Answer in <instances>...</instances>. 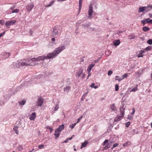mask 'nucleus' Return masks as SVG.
<instances>
[{"instance_id": "obj_1", "label": "nucleus", "mask_w": 152, "mask_h": 152, "mask_svg": "<svg viewBox=\"0 0 152 152\" xmlns=\"http://www.w3.org/2000/svg\"><path fill=\"white\" fill-rule=\"evenodd\" d=\"M65 49V46L64 45L59 46L58 48H56L53 52L48 53L47 56H39L36 58H32L30 59L26 63L23 62H19L20 67L24 66H34L36 64V63H35L36 61H39L41 60L43 61L46 59H53L55 58L62 50H64Z\"/></svg>"}, {"instance_id": "obj_60", "label": "nucleus", "mask_w": 152, "mask_h": 152, "mask_svg": "<svg viewBox=\"0 0 152 152\" xmlns=\"http://www.w3.org/2000/svg\"><path fill=\"white\" fill-rule=\"evenodd\" d=\"M74 135H73L72 136V137H71L70 138H68V139H69V140H71L72 139V138L74 137Z\"/></svg>"}, {"instance_id": "obj_30", "label": "nucleus", "mask_w": 152, "mask_h": 152, "mask_svg": "<svg viewBox=\"0 0 152 152\" xmlns=\"http://www.w3.org/2000/svg\"><path fill=\"white\" fill-rule=\"evenodd\" d=\"M77 124V123H74V124H72V125H70L69 126V127L71 128V129H73L74 127L75 126V125H76V124Z\"/></svg>"}, {"instance_id": "obj_12", "label": "nucleus", "mask_w": 152, "mask_h": 152, "mask_svg": "<svg viewBox=\"0 0 152 152\" xmlns=\"http://www.w3.org/2000/svg\"><path fill=\"white\" fill-rule=\"evenodd\" d=\"M36 117L35 113H33L30 116L29 119L31 120H34Z\"/></svg>"}, {"instance_id": "obj_49", "label": "nucleus", "mask_w": 152, "mask_h": 152, "mask_svg": "<svg viewBox=\"0 0 152 152\" xmlns=\"http://www.w3.org/2000/svg\"><path fill=\"white\" fill-rule=\"evenodd\" d=\"M88 72V76H87V79H88V77L91 75V73H90V72H88V71H87Z\"/></svg>"}, {"instance_id": "obj_11", "label": "nucleus", "mask_w": 152, "mask_h": 152, "mask_svg": "<svg viewBox=\"0 0 152 152\" xmlns=\"http://www.w3.org/2000/svg\"><path fill=\"white\" fill-rule=\"evenodd\" d=\"M34 7V4H29L26 7V9L28 12H30L31 11Z\"/></svg>"}, {"instance_id": "obj_25", "label": "nucleus", "mask_w": 152, "mask_h": 152, "mask_svg": "<svg viewBox=\"0 0 152 152\" xmlns=\"http://www.w3.org/2000/svg\"><path fill=\"white\" fill-rule=\"evenodd\" d=\"M150 30V28L146 26H144L142 28V30L145 32H147Z\"/></svg>"}, {"instance_id": "obj_59", "label": "nucleus", "mask_w": 152, "mask_h": 152, "mask_svg": "<svg viewBox=\"0 0 152 152\" xmlns=\"http://www.w3.org/2000/svg\"><path fill=\"white\" fill-rule=\"evenodd\" d=\"M15 6L13 5L11 7L10 9L12 10V9H14V8H15Z\"/></svg>"}, {"instance_id": "obj_22", "label": "nucleus", "mask_w": 152, "mask_h": 152, "mask_svg": "<svg viewBox=\"0 0 152 152\" xmlns=\"http://www.w3.org/2000/svg\"><path fill=\"white\" fill-rule=\"evenodd\" d=\"M115 104L114 103H113V104H112L110 106V108L111 109V110L113 111L116 110V108L115 107Z\"/></svg>"}, {"instance_id": "obj_31", "label": "nucleus", "mask_w": 152, "mask_h": 152, "mask_svg": "<svg viewBox=\"0 0 152 152\" xmlns=\"http://www.w3.org/2000/svg\"><path fill=\"white\" fill-rule=\"evenodd\" d=\"M147 42L149 45H152V39H148Z\"/></svg>"}, {"instance_id": "obj_27", "label": "nucleus", "mask_w": 152, "mask_h": 152, "mask_svg": "<svg viewBox=\"0 0 152 152\" xmlns=\"http://www.w3.org/2000/svg\"><path fill=\"white\" fill-rule=\"evenodd\" d=\"M88 30L90 31L91 32H92L94 31H95V28H92V27H90V26L89 27V29Z\"/></svg>"}, {"instance_id": "obj_33", "label": "nucleus", "mask_w": 152, "mask_h": 152, "mask_svg": "<svg viewBox=\"0 0 152 152\" xmlns=\"http://www.w3.org/2000/svg\"><path fill=\"white\" fill-rule=\"evenodd\" d=\"M4 55L6 56V58H7L10 56V54L9 53H4Z\"/></svg>"}, {"instance_id": "obj_18", "label": "nucleus", "mask_w": 152, "mask_h": 152, "mask_svg": "<svg viewBox=\"0 0 152 152\" xmlns=\"http://www.w3.org/2000/svg\"><path fill=\"white\" fill-rule=\"evenodd\" d=\"M145 20L147 23L149 24H152V19L150 20V18H145Z\"/></svg>"}, {"instance_id": "obj_39", "label": "nucleus", "mask_w": 152, "mask_h": 152, "mask_svg": "<svg viewBox=\"0 0 152 152\" xmlns=\"http://www.w3.org/2000/svg\"><path fill=\"white\" fill-rule=\"evenodd\" d=\"M23 149L22 146L21 145H20L18 147V149L19 151H22Z\"/></svg>"}, {"instance_id": "obj_34", "label": "nucleus", "mask_w": 152, "mask_h": 152, "mask_svg": "<svg viewBox=\"0 0 152 152\" xmlns=\"http://www.w3.org/2000/svg\"><path fill=\"white\" fill-rule=\"evenodd\" d=\"M83 1V0H79V7H82V4Z\"/></svg>"}, {"instance_id": "obj_29", "label": "nucleus", "mask_w": 152, "mask_h": 152, "mask_svg": "<svg viewBox=\"0 0 152 152\" xmlns=\"http://www.w3.org/2000/svg\"><path fill=\"white\" fill-rule=\"evenodd\" d=\"M129 38L131 39H133L135 38L136 36L134 35H131L129 36Z\"/></svg>"}, {"instance_id": "obj_24", "label": "nucleus", "mask_w": 152, "mask_h": 152, "mask_svg": "<svg viewBox=\"0 0 152 152\" xmlns=\"http://www.w3.org/2000/svg\"><path fill=\"white\" fill-rule=\"evenodd\" d=\"M152 50V46H148L144 50H145H145L146 51H149L151 50Z\"/></svg>"}, {"instance_id": "obj_40", "label": "nucleus", "mask_w": 152, "mask_h": 152, "mask_svg": "<svg viewBox=\"0 0 152 152\" xmlns=\"http://www.w3.org/2000/svg\"><path fill=\"white\" fill-rule=\"evenodd\" d=\"M44 147V145L42 144L40 145L39 146L38 148L39 149H41L43 148V147Z\"/></svg>"}, {"instance_id": "obj_9", "label": "nucleus", "mask_w": 152, "mask_h": 152, "mask_svg": "<svg viewBox=\"0 0 152 152\" xmlns=\"http://www.w3.org/2000/svg\"><path fill=\"white\" fill-rule=\"evenodd\" d=\"M55 132L54 134L55 138V139H57L59 137L61 132L58 131H56V129L55 130Z\"/></svg>"}, {"instance_id": "obj_21", "label": "nucleus", "mask_w": 152, "mask_h": 152, "mask_svg": "<svg viewBox=\"0 0 152 152\" xmlns=\"http://www.w3.org/2000/svg\"><path fill=\"white\" fill-rule=\"evenodd\" d=\"M13 65L15 66L14 67L18 68L20 67L19 62L18 61L16 63H13Z\"/></svg>"}, {"instance_id": "obj_6", "label": "nucleus", "mask_w": 152, "mask_h": 152, "mask_svg": "<svg viewBox=\"0 0 152 152\" xmlns=\"http://www.w3.org/2000/svg\"><path fill=\"white\" fill-rule=\"evenodd\" d=\"M43 102V99L41 97H38V100L37 102V106L41 107Z\"/></svg>"}, {"instance_id": "obj_63", "label": "nucleus", "mask_w": 152, "mask_h": 152, "mask_svg": "<svg viewBox=\"0 0 152 152\" xmlns=\"http://www.w3.org/2000/svg\"><path fill=\"white\" fill-rule=\"evenodd\" d=\"M51 41H52V42H54L55 41V38H53L52 39H51Z\"/></svg>"}, {"instance_id": "obj_32", "label": "nucleus", "mask_w": 152, "mask_h": 152, "mask_svg": "<svg viewBox=\"0 0 152 152\" xmlns=\"http://www.w3.org/2000/svg\"><path fill=\"white\" fill-rule=\"evenodd\" d=\"M54 2V1H51L50 2V4H48V5H47L46 6V7H48L50 6H51L53 4Z\"/></svg>"}, {"instance_id": "obj_8", "label": "nucleus", "mask_w": 152, "mask_h": 152, "mask_svg": "<svg viewBox=\"0 0 152 152\" xmlns=\"http://www.w3.org/2000/svg\"><path fill=\"white\" fill-rule=\"evenodd\" d=\"M58 32V30L55 27H54L53 28V31L51 33V36L54 37L56 35Z\"/></svg>"}, {"instance_id": "obj_50", "label": "nucleus", "mask_w": 152, "mask_h": 152, "mask_svg": "<svg viewBox=\"0 0 152 152\" xmlns=\"http://www.w3.org/2000/svg\"><path fill=\"white\" fill-rule=\"evenodd\" d=\"M151 9H152L149 7L148 8H147V9H146V12H147L149 11H150V10H151Z\"/></svg>"}, {"instance_id": "obj_5", "label": "nucleus", "mask_w": 152, "mask_h": 152, "mask_svg": "<svg viewBox=\"0 0 152 152\" xmlns=\"http://www.w3.org/2000/svg\"><path fill=\"white\" fill-rule=\"evenodd\" d=\"M91 23L88 21L82 24L81 26L83 28H87V30L89 29V27L91 25Z\"/></svg>"}, {"instance_id": "obj_20", "label": "nucleus", "mask_w": 152, "mask_h": 152, "mask_svg": "<svg viewBox=\"0 0 152 152\" xmlns=\"http://www.w3.org/2000/svg\"><path fill=\"white\" fill-rule=\"evenodd\" d=\"M18 103L20 105H23L25 104L26 101L25 99H23L22 100L19 101Z\"/></svg>"}, {"instance_id": "obj_52", "label": "nucleus", "mask_w": 152, "mask_h": 152, "mask_svg": "<svg viewBox=\"0 0 152 152\" xmlns=\"http://www.w3.org/2000/svg\"><path fill=\"white\" fill-rule=\"evenodd\" d=\"M94 85H95V83H92L91 84L90 86L91 88H93L94 87V86H95Z\"/></svg>"}, {"instance_id": "obj_7", "label": "nucleus", "mask_w": 152, "mask_h": 152, "mask_svg": "<svg viewBox=\"0 0 152 152\" xmlns=\"http://www.w3.org/2000/svg\"><path fill=\"white\" fill-rule=\"evenodd\" d=\"M16 22V20H15L8 21L6 23L5 26L9 28L11 25H13Z\"/></svg>"}, {"instance_id": "obj_54", "label": "nucleus", "mask_w": 152, "mask_h": 152, "mask_svg": "<svg viewBox=\"0 0 152 152\" xmlns=\"http://www.w3.org/2000/svg\"><path fill=\"white\" fill-rule=\"evenodd\" d=\"M69 140V139L67 138L64 141L63 143H67L68 142Z\"/></svg>"}, {"instance_id": "obj_35", "label": "nucleus", "mask_w": 152, "mask_h": 152, "mask_svg": "<svg viewBox=\"0 0 152 152\" xmlns=\"http://www.w3.org/2000/svg\"><path fill=\"white\" fill-rule=\"evenodd\" d=\"M138 90V89L137 88V87H135L133 88L131 90V92H134Z\"/></svg>"}, {"instance_id": "obj_4", "label": "nucleus", "mask_w": 152, "mask_h": 152, "mask_svg": "<svg viewBox=\"0 0 152 152\" xmlns=\"http://www.w3.org/2000/svg\"><path fill=\"white\" fill-rule=\"evenodd\" d=\"M149 7L152 9V5H149L146 7H140L139 8L138 12H143L144 11L146 10V9Z\"/></svg>"}, {"instance_id": "obj_55", "label": "nucleus", "mask_w": 152, "mask_h": 152, "mask_svg": "<svg viewBox=\"0 0 152 152\" xmlns=\"http://www.w3.org/2000/svg\"><path fill=\"white\" fill-rule=\"evenodd\" d=\"M81 7H79V10H78V14H79L80 13V12Z\"/></svg>"}, {"instance_id": "obj_64", "label": "nucleus", "mask_w": 152, "mask_h": 152, "mask_svg": "<svg viewBox=\"0 0 152 152\" xmlns=\"http://www.w3.org/2000/svg\"><path fill=\"white\" fill-rule=\"evenodd\" d=\"M140 38L142 41H143L145 40V39L144 37H140Z\"/></svg>"}, {"instance_id": "obj_53", "label": "nucleus", "mask_w": 152, "mask_h": 152, "mask_svg": "<svg viewBox=\"0 0 152 152\" xmlns=\"http://www.w3.org/2000/svg\"><path fill=\"white\" fill-rule=\"evenodd\" d=\"M135 110L134 108H132V112L131 113L132 115H133L134 113Z\"/></svg>"}, {"instance_id": "obj_42", "label": "nucleus", "mask_w": 152, "mask_h": 152, "mask_svg": "<svg viewBox=\"0 0 152 152\" xmlns=\"http://www.w3.org/2000/svg\"><path fill=\"white\" fill-rule=\"evenodd\" d=\"M108 142V140H107V139L105 140L104 141L103 144L102 145L103 146L105 145L106 143H107Z\"/></svg>"}, {"instance_id": "obj_38", "label": "nucleus", "mask_w": 152, "mask_h": 152, "mask_svg": "<svg viewBox=\"0 0 152 152\" xmlns=\"http://www.w3.org/2000/svg\"><path fill=\"white\" fill-rule=\"evenodd\" d=\"M141 23L143 25H145V24L146 23L145 21V19L141 21Z\"/></svg>"}, {"instance_id": "obj_23", "label": "nucleus", "mask_w": 152, "mask_h": 152, "mask_svg": "<svg viewBox=\"0 0 152 152\" xmlns=\"http://www.w3.org/2000/svg\"><path fill=\"white\" fill-rule=\"evenodd\" d=\"M18 126H16L13 128V130L15 131V133L17 134H18Z\"/></svg>"}, {"instance_id": "obj_3", "label": "nucleus", "mask_w": 152, "mask_h": 152, "mask_svg": "<svg viewBox=\"0 0 152 152\" xmlns=\"http://www.w3.org/2000/svg\"><path fill=\"white\" fill-rule=\"evenodd\" d=\"M94 12L93 9V4L91 3H90L89 6V9L88 12V18L89 19H91L92 18V15Z\"/></svg>"}, {"instance_id": "obj_28", "label": "nucleus", "mask_w": 152, "mask_h": 152, "mask_svg": "<svg viewBox=\"0 0 152 152\" xmlns=\"http://www.w3.org/2000/svg\"><path fill=\"white\" fill-rule=\"evenodd\" d=\"M19 11V10L18 9H16L15 10H12V13H18Z\"/></svg>"}, {"instance_id": "obj_13", "label": "nucleus", "mask_w": 152, "mask_h": 152, "mask_svg": "<svg viewBox=\"0 0 152 152\" xmlns=\"http://www.w3.org/2000/svg\"><path fill=\"white\" fill-rule=\"evenodd\" d=\"M64 129V125L62 124L57 129H56V130L60 132L62 130Z\"/></svg>"}, {"instance_id": "obj_61", "label": "nucleus", "mask_w": 152, "mask_h": 152, "mask_svg": "<svg viewBox=\"0 0 152 152\" xmlns=\"http://www.w3.org/2000/svg\"><path fill=\"white\" fill-rule=\"evenodd\" d=\"M149 16L151 17V18H152V13H149L148 14Z\"/></svg>"}, {"instance_id": "obj_26", "label": "nucleus", "mask_w": 152, "mask_h": 152, "mask_svg": "<svg viewBox=\"0 0 152 152\" xmlns=\"http://www.w3.org/2000/svg\"><path fill=\"white\" fill-rule=\"evenodd\" d=\"M130 142L129 141H127L126 142V143H124L123 145V146L124 147L127 146H128V145L129 144H130Z\"/></svg>"}, {"instance_id": "obj_17", "label": "nucleus", "mask_w": 152, "mask_h": 152, "mask_svg": "<svg viewBox=\"0 0 152 152\" xmlns=\"http://www.w3.org/2000/svg\"><path fill=\"white\" fill-rule=\"evenodd\" d=\"M88 143V141L87 140H86L85 142L82 143L81 146V148L85 147Z\"/></svg>"}, {"instance_id": "obj_2", "label": "nucleus", "mask_w": 152, "mask_h": 152, "mask_svg": "<svg viewBox=\"0 0 152 152\" xmlns=\"http://www.w3.org/2000/svg\"><path fill=\"white\" fill-rule=\"evenodd\" d=\"M125 107H124V103L122 104V106L120 108V111L121 113V116H117L114 119L115 121H120L122 118L124 116V110Z\"/></svg>"}, {"instance_id": "obj_41", "label": "nucleus", "mask_w": 152, "mask_h": 152, "mask_svg": "<svg viewBox=\"0 0 152 152\" xmlns=\"http://www.w3.org/2000/svg\"><path fill=\"white\" fill-rule=\"evenodd\" d=\"M119 89L118 85L117 84L115 85V91H118Z\"/></svg>"}, {"instance_id": "obj_44", "label": "nucleus", "mask_w": 152, "mask_h": 152, "mask_svg": "<svg viewBox=\"0 0 152 152\" xmlns=\"http://www.w3.org/2000/svg\"><path fill=\"white\" fill-rule=\"evenodd\" d=\"M113 73L112 71L111 70H110L108 72V75L109 76L110 75Z\"/></svg>"}, {"instance_id": "obj_47", "label": "nucleus", "mask_w": 152, "mask_h": 152, "mask_svg": "<svg viewBox=\"0 0 152 152\" xmlns=\"http://www.w3.org/2000/svg\"><path fill=\"white\" fill-rule=\"evenodd\" d=\"M127 76V74L126 73H125L122 76V78H123V79H124V78L126 77Z\"/></svg>"}, {"instance_id": "obj_46", "label": "nucleus", "mask_w": 152, "mask_h": 152, "mask_svg": "<svg viewBox=\"0 0 152 152\" xmlns=\"http://www.w3.org/2000/svg\"><path fill=\"white\" fill-rule=\"evenodd\" d=\"M4 21L3 20H0V24L2 25H3L4 24Z\"/></svg>"}, {"instance_id": "obj_43", "label": "nucleus", "mask_w": 152, "mask_h": 152, "mask_svg": "<svg viewBox=\"0 0 152 152\" xmlns=\"http://www.w3.org/2000/svg\"><path fill=\"white\" fill-rule=\"evenodd\" d=\"M130 124V122H128L127 123H126L125 124L126 126V127H128L129 126Z\"/></svg>"}, {"instance_id": "obj_36", "label": "nucleus", "mask_w": 152, "mask_h": 152, "mask_svg": "<svg viewBox=\"0 0 152 152\" xmlns=\"http://www.w3.org/2000/svg\"><path fill=\"white\" fill-rule=\"evenodd\" d=\"M113 142L112 141H111L110 143H108L107 144V145H106V146L107 147V148H109L110 147V146H111V145L112 144V143Z\"/></svg>"}, {"instance_id": "obj_37", "label": "nucleus", "mask_w": 152, "mask_h": 152, "mask_svg": "<svg viewBox=\"0 0 152 152\" xmlns=\"http://www.w3.org/2000/svg\"><path fill=\"white\" fill-rule=\"evenodd\" d=\"M118 145V143H116L115 144L113 145V147L111 148V149H113V148L117 146Z\"/></svg>"}, {"instance_id": "obj_62", "label": "nucleus", "mask_w": 152, "mask_h": 152, "mask_svg": "<svg viewBox=\"0 0 152 152\" xmlns=\"http://www.w3.org/2000/svg\"><path fill=\"white\" fill-rule=\"evenodd\" d=\"M85 76H86V75L84 73L83 75V76L82 77V79H83V78H84L85 77Z\"/></svg>"}, {"instance_id": "obj_19", "label": "nucleus", "mask_w": 152, "mask_h": 152, "mask_svg": "<svg viewBox=\"0 0 152 152\" xmlns=\"http://www.w3.org/2000/svg\"><path fill=\"white\" fill-rule=\"evenodd\" d=\"M71 87L70 86H67L64 88V91L66 93H68L69 90L70 89Z\"/></svg>"}, {"instance_id": "obj_16", "label": "nucleus", "mask_w": 152, "mask_h": 152, "mask_svg": "<svg viewBox=\"0 0 152 152\" xmlns=\"http://www.w3.org/2000/svg\"><path fill=\"white\" fill-rule=\"evenodd\" d=\"M145 52V50H141L139 52V53L138 54L137 56L138 57H142L143 56V53Z\"/></svg>"}, {"instance_id": "obj_15", "label": "nucleus", "mask_w": 152, "mask_h": 152, "mask_svg": "<svg viewBox=\"0 0 152 152\" xmlns=\"http://www.w3.org/2000/svg\"><path fill=\"white\" fill-rule=\"evenodd\" d=\"M113 43L115 45L118 46L120 43V41L119 39L115 40L113 41Z\"/></svg>"}, {"instance_id": "obj_10", "label": "nucleus", "mask_w": 152, "mask_h": 152, "mask_svg": "<svg viewBox=\"0 0 152 152\" xmlns=\"http://www.w3.org/2000/svg\"><path fill=\"white\" fill-rule=\"evenodd\" d=\"M83 72V69L82 68L80 69L79 71L76 73V76L78 77H80Z\"/></svg>"}, {"instance_id": "obj_48", "label": "nucleus", "mask_w": 152, "mask_h": 152, "mask_svg": "<svg viewBox=\"0 0 152 152\" xmlns=\"http://www.w3.org/2000/svg\"><path fill=\"white\" fill-rule=\"evenodd\" d=\"M47 128L48 129H50V132H51L53 130V129L52 128H51L50 126H47Z\"/></svg>"}, {"instance_id": "obj_57", "label": "nucleus", "mask_w": 152, "mask_h": 152, "mask_svg": "<svg viewBox=\"0 0 152 152\" xmlns=\"http://www.w3.org/2000/svg\"><path fill=\"white\" fill-rule=\"evenodd\" d=\"M123 79V78H120L118 79H116V80H118L119 82L121 80Z\"/></svg>"}, {"instance_id": "obj_45", "label": "nucleus", "mask_w": 152, "mask_h": 152, "mask_svg": "<svg viewBox=\"0 0 152 152\" xmlns=\"http://www.w3.org/2000/svg\"><path fill=\"white\" fill-rule=\"evenodd\" d=\"M100 58H98L96 60H94L93 62L92 63H93L94 62L96 63L98 62L99 61V59H100Z\"/></svg>"}, {"instance_id": "obj_51", "label": "nucleus", "mask_w": 152, "mask_h": 152, "mask_svg": "<svg viewBox=\"0 0 152 152\" xmlns=\"http://www.w3.org/2000/svg\"><path fill=\"white\" fill-rule=\"evenodd\" d=\"M5 32V31H4L3 33L0 34V38L3 37L4 35Z\"/></svg>"}, {"instance_id": "obj_14", "label": "nucleus", "mask_w": 152, "mask_h": 152, "mask_svg": "<svg viewBox=\"0 0 152 152\" xmlns=\"http://www.w3.org/2000/svg\"><path fill=\"white\" fill-rule=\"evenodd\" d=\"M95 65V64L92 63V64H90L87 68V71H88V72H91L92 68Z\"/></svg>"}, {"instance_id": "obj_56", "label": "nucleus", "mask_w": 152, "mask_h": 152, "mask_svg": "<svg viewBox=\"0 0 152 152\" xmlns=\"http://www.w3.org/2000/svg\"><path fill=\"white\" fill-rule=\"evenodd\" d=\"M81 23L82 22L81 21H79L78 22L76 23V24L77 25V24H79V25H81Z\"/></svg>"}, {"instance_id": "obj_58", "label": "nucleus", "mask_w": 152, "mask_h": 152, "mask_svg": "<svg viewBox=\"0 0 152 152\" xmlns=\"http://www.w3.org/2000/svg\"><path fill=\"white\" fill-rule=\"evenodd\" d=\"M81 119V118H80V117L78 119L77 122L76 123H79Z\"/></svg>"}]
</instances>
